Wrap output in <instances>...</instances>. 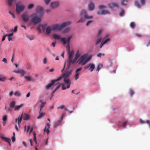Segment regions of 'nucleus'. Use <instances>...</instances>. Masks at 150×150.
<instances>
[{
	"label": "nucleus",
	"mask_w": 150,
	"mask_h": 150,
	"mask_svg": "<svg viewBox=\"0 0 150 150\" xmlns=\"http://www.w3.org/2000/svg\"><path fill=\"white\" fill-rule=\"evenodd\" d=\"M72 70L70 71H68L62 75L59 78L57 79V81H58L61 80L62 78H64V83L62 86V89L64 90L67 88H69L71 84V81L69 79V76L71 74Z\"/></svg>",
	"instance_id": "1"
},
{
	"label": "nucleus",
	"mask_w": 150,
	"mask_h": 150,
	"mask_svg": "<svg viewBox=\"0 0 150 150\" xmlns=\"http://www.w3.org/2000/svg\"><path fill=\"white\" fill-rule=\"evenodd\" d=\"M71 24V22L69 21L64 22L61 25L57 24L53 25L52 26H48L45 30L46 33L47 35H49L51 33L52 30H60L66 26L70 25Z\"/></svg>",
	"instance_id": "2"
},
{
	"label": "nucleus",
	"mask_w": 150,
	"mask_h": 150,
	"mask_svg": "<svg viewBox=\"0 0 150 150\" xmlns=\"http://www.w3.org/2000/svg\"><path fill=\"white\" fill-rule=\"evenodd\" d=\"M72 37V36L71 35L67 38H62L61 39L62 42L63 44L65 45L66 44H67L68 45L67 46H66V47L67 49L68 53L69 55V59H72L74 54V51L73 50H71V51H70L69 45L70 40Z\"/></svg>",
	"instance_id": "3"
},
{
	"label": "nucleus",
	"mask_w": 150,
	"mask_h": 150,
	"mask_svg": "<svg viewBox=\"0 0 150 150\" xmlns=\"http://www.w3.org/2000/svg\"><path fill=\"white\" fill-rule=\"evenodd\" d=\"M92 57V55H91L88 56L87 54H83L79 59V64L82 65H84L90 60Z\"/></svg>",
	"instance_id": "4"
},
{
	"label": "nucleus",
	"mask_w": 150,
	"mask_h": 150,
	"mask_svg": "<svg viewBox=\"0 0 150 150\" xmlns=\"http://www.w3.org/2000/svg\"><path fill=\"white\" fill-rule=\"evenodd\" d=\"M81 18L80 20L77 22L78 23L80 22L83 23L85 21V19H90L93 18V16H88L86 13V11L84 10L81 11L80 14Z\"/></svg>",
	"instance_id": "5"
},
{
	"label": "nucleus",
	"mask_w": 150,
	"mask_h": 150,
	"mask_svg": "<svg viewBox=\"0 0 150 150\" xmlns=\"http://www.w3.org/2000/svg\"><path fill=\"white\" fill-rule=\"evenodd\" d=\"M37 13H33L31 16L32 17L30 20V22L34 24H36L41 21V17L37 16Z\"/></svg>",
	"instance_id": "6"
},
{
	"label": "nucleus",
	"mask_w": 150,
	"mask_h": 150,
	"mask_svg": "<svg viewBox=\"0 0 150 150\" xmlns=\"http://www.w3.org/2000/svg\"><path fill=\"white\" fill-rule=\"evenodd\" d=\"M23 117L24 120H27L29 119L30 116L24 113L23 114H22L21 116H19L18 117L16 118L15 122L16 123H18V125H20Z\"/></svg>",
	"instance_id": "7"
},
{
	"label": "nucleus",
	"mask_w": 150,
	"mask_h": 150,
	"mask_svg": "<svg viewBox=\"0 0 150 150\" xmlns=\"http://www.w3.org/2000/svg\"><path fill=\"white\" fill-rule=\"evenodd\" d=\"M16 12L18 13L22 12L24 10L25 6L23 4L18 5L17 3L16 4Z\"/></svg>",
	"instance_id": "8"
},
{
	"label": "nucleus",
	"mask_w": 150,
	"mask_h": 150,
	"mask_svg": "<svg viewBox=\"0 0 150 150\" xmlns=\"http://www.w3.org/2000/svg\"><path fill=\"white\" fill-rule=\"evenodd\" d=\"M21 17L23 21L25 22L28 21L29 19V16L28 14V12L26 11L23 13L21 16Z\"/></svg>",
	"instance_id": "9"
},
{
	"label": "nucleus",
	"mask_w": 150,
	"mask_h": 150,
	"mask_svg": "<svg viewBox=\"0 0 150 150\" xmlns=\"http://www.w3.org/2000/svg\"><path fill=\"white\" fill-rule=\"evenodd\" d=\"M57 79L55 80H52L51 81V82L50 83H49L46 86V89H48L52 87V86H54L55 85H56L58 83V82L57 83H56L57 82Z\"/></svg>",
	"instance_id": "10"
},
{
	"label": "nucleus",
	"mask_w": 150,
	"mask_h": 150,
	"mask_svg": "<svg viewBox=\"0 0 150 150\" xmlns=\"http://www.w3.org/2000/svg\"><path fill=\"white\" fill-rule=\"evenodd\" d=\"M46 26V25H39L37 27V30L40 33L41 32V30H42L43 31H44L45 30V28Z\"/></svg>",
	"instance_id": "11"
},
{
	"label": "nucleus",
	"mask_w": 150,
	"mask_h": 150,
	"mask_svg": "<svg viewBox=\"0 0 150 150\" xmlns=\"http://www.w3.org/2000/svg\"><path fill=\"white\" fill-rule=\"evenodd\" d=\"M109 36V35L107 34L106 35L105 37L103 38V40L102 41V42L101 43L100 45V48H101L102 46L104 45L105 44L107 43L108 42L110 41V39L109 38H108L106 40H105V38H106L107 37H108Z\"/></svg>",
	"instance_id": "12"
},
{
	"label": "nucleus",
	"mask_w": 150,
	"mask_h": 150,
	"mask_svg": "<svg viewBox=\"0 0 150 150\" xmlns=\"http://www.w3.org/2000/svg\"><path fill=\"white\" fill-rule=\"evenodd\" d=\"M36 11L37 13L40 14L42 15L43 14V9L42 7L40 6H38L36 8Z\"/></svg>",
	"instance_id": "13"
},
{
	"label": "nucleus",
	"mask_w": 150,
	"mask_h": 150,
	"mask_svg": "<svg viewBox=\"0 0 150 150\" xmlns=\"http://www.w3.org/2000/svg\"><path fill=\"white\" fill-rule=\"evenodd\" d=\"M82 69V68L81 67L77 69L76 71L75 74V79L76 80L78 79L79 77V75L80 74V73H79V71H81Z\"/></svg>",
	"instance_id": "14"
},
{
	"label": "nucleus",
	"mask_w": 150,
	"mask_h": 150,
	"mask_svg": "<svg viewBox=\"0 0 150 150\" xmlns=\"http://www.w3.org/2000/svg\"><path fill=\"white\" fill-rule=\"evenodd\" d=\"M59 3L57 2H52L50 4V6L52 8H55L58 7L59 6Z\"/></svg>",
	"instance_id": "15"
},
{
	"label": "nucleus",
	"mask_w": 150,
	"mask_h": 150,
	"mask_svg": "<svg viewBox=\"0 0 150 150\" xmlns=\"http://www.w3.org/2000/svg\"><path fill=\"white\" fill-rule=\"evenodd\" d=\"M109 7L110 8H113L114 7H119V6L118 4L116 3H112L108 4Z\"/></svg>",
	"instance_id": "16"
},
{
	"label": "nucleus",
	"mask_w": 150,
	"mask_h": 150,
	"mask_svg": "<svg viewBox=\"0 0 150 150\" xmlns=\"http://www.w3.org/2000/svg\"><path fill=\"white\" fill-rule=\"evenodd\" d=\"M97 13L98 15H105L110 14V12L106 10H103L102 11H98Z\"/></svg>",
	"instance_id": "17"
},
{
	"label": "nucleus",
	"mask_w": 150,
	"mask_h": 150,
	"mask_svg": "<svg viewBox=\"0 0 150 150\" xmlns=\"http://www.w3.org/2000/svg\"><path fill=\"white\" fill-rule=\"evenodd\" d=\"M39 102L41 103L40 106V111H42V108L44 107L45 105L46 104V102L44 101V100H39Z\"/></svg>",
	"instance_id": "18"
},
{
	"label": "nucleus",
	"mask_w": 150,
	"mask_h": 150,
	"mask_svg": "<svg viewBox=\"0 0 150 150\" xmlns=\"http://www.w3.org/2000/svg\"><path fill=\"white\" fill-rule=\"evenodd\" d=\"M50 124L49 123H47V126H45L44 129V132H46L47 134H48L50 132L49 128H50Z\"/></svg>",
	"instance_id": "19"
},
{
	"label": "nucleus",
	"mask_w": 150,
	"mask_h": 150,
	"mask_svg": "<svg viewBox=\"0 0 150 150\" xmlns=\"http://www.w3.org/2000/svg\"><path fill=\"white\" fill-rule=\"evenodd\" d=\"M0 137L1 139L4 140L5 142L8 143L9 145H11V144L10 142H11V140L9 138L5 137L3 136H1Z\"/></svg>",
	"instance_id": "20"
},
{
	"label": "nucleus",
	"mask_w": 150,
	"mask_h": 150,
	"mask_svg": "<svg viewBox=\"0 0 150 150\" xmlns=\"http://www.w3.org/2000/svg\"><path fill=\"white\" fill-rule=\"evenodd\" d=\"M94 8V5L92 2L90 3L88 5V9L90 10H93Z\"/></svg>",
	"instance_id": "21"
},
{
	"label": "nucleus",
	"mask_w": 150,
	"mask_h": 150,
	"mask_svg": "<svg viewBox=\"0 0 150 150\" xmlns=\"http://www.w3.org/2000/svg\"><path fill=\"white\" fill-rule=\"evenodd\" d=\"M41 111H40V110L39 115L37 117L38 119H40L45 115V112H42Z\"/></svg>",
	"instance_id": "22"
},
{
	"label": "nucleus",
	"mask_w": 150,
	"mask_h": 150,
	"mask_svg": "<svg viewBox=\"0 0 150 150\" xmlns=\"http://www.w3.org/2000/svg\"><path fill=\"white\" fill-rule=\"evenodd\" d=\"M74 63H75L72 60V59H69L68 69H69V68L71 64H74Z\"/></svg>",
	"instance_id": "23"
},
{
	"label": "nucleus",
	"mask_w": 150,
	"mask_h": 150,
	"mask_svg": "<svg viewBox=\"0 0 150 150\" xmlns=\"http://www.w3.org/2000/svg\"><path fill=\"white\" fill-rule=\"evenodd\" d=\"M62 120H59L54 124V128L57 127L59 125L61 122H62Z\"/></svg>",
	"instance_id": "24"
},
{
	"label": "nucleus",
	"mask_w": 150,
	"mask_h": 150,
	"mask_svg": "<svg viewBox=\"0 0 150 150\" xmlns=\"http://www.w3.org/2000/svg\"><path fill=\"white\" fill-rule=\"evenodd\" d=\"M60 87V85H59L57 86L56 87V88H55V89L51 93V96L50 98V99H52V97L53 96L54 93L56 92V91Z\"/></svg>",
	"instance_id": "25"
},
{
	"label": "nucleus",
	"mask_w": 150,
	"mask_h": 150,
	"mask_svg": "<svg viewBox=\"0 0 150 150\" xmlns=\"http://www.w3.org/2000/svg\"><path fill=\"white\" fill-rule=\"evenodd\" d=\"M89 65H90V66L89 70H90L91 72H92L95 68V65L94 64L91 63Z\"/></svg>",
	"instance_id": "26"
},
{
	"label": "nucleus",
	"mask_w": 150,
	"mask_h": 150,
	"mask_svg": "<svg viewBox=\"0 0 150 150\" xmlns=\"http://www.w3.org/2000/svg\"><path fill=\"white\" fill-rule=\"evenodd\" d=\"M129 0H122L121 4L122 5L126 6Z\"/></svg>",
	"instance_id": "27"
},
{
	"label": "nucleus",
	"mask_w": 150,
	"mask_h": 150,
	"mask_svg": "<svg viewBox=\"0 0 150 150\" xmlns=\"http://www.w3.org/2000/svg\"><path fill=\"white\" fill-rule=\"evenodd\" d=\"M102 40V38L101 37H100L98 38L96 41V44L97 45L99 44L101 41Z\"/></svg>",
	"instance_id": "28"
},
{
	"label": "nucleus",
	"mask_w": 150,
	"mask_h": 150,
	"mask_svg": "<svg viewBox=\"0 0 150 150\" xmlns=\"http://www.w3.org/2000/svg\"><path fill=\"white\" fill-rule=\"evenodd\" d=\"M53 37L55 39L59 40L62 38H60V37L59 35H58L55 34L53 35Z\"/></svg>",
	"instance_id": "29"
},
{
	"label": "nucleus",
	"mask_w": 150,
	"mask_h": 150,
	"mask_svg": "<svg viewBox=\"0 0 150 150\" xmlns=\"http://www.w3.org/2000/svg\"><path fill=\"white\" fill-rule=\"evenodd\" d=\"M25 79H26L27 81H30L32 80V78L31 76H25Z\"/></svg>",
	"instance_id": "30"
},
{
	"label": "nucleus",
	"mask_w": 150,
	"mask_h": 150,
	"mask_svg": "<svg viewBox=\"0 0 150 150\" xmlns=\"http://www.w3.org/2000/svg\"><path fill=\"white\" fill-rule=\"evenodd\" d=\"M19 74H20L21 76L23 77L26 74V71L23 70H21Z\"/></svg>",
	"instance_id": "31"
},
{
	"label": "nucleus",
	"mask_w": 150,
	"mask_h": 150,
	"mask_svg": "<svg viewBox=\"0 0 150 150\" xmlns=\"http://www.w3.org/2000/svg\"><path fill=\"white\" fill-rule=\"evenodd\" d=\"M14 95L16 96L19 97L21 94L19 91H17L14 93Z\"/></svg>",
	"instance_id": "32"
},
{
	"label": "nucleus",
	"mask_w": 150,
	"mask_h": 150,
	"mask_svg": "<svg viewBox=\"0 0 150 150\" xmlns=\"http://www.w3.org/2000/svg\"><path fill=\"white\" fill-rule=\"evenodd\" d=\"M33 135L34 136L33 137V140L34 142H35L36 144H37V141L36 140V134L34 132H33Z\"/></svg>",
	"instance_id": "33"
},
{
	"label": "nucleus",
	"mask_w": 150,
	"mask_h": 150,
	"mask_svg": "<svg viewBox=\"0 0 150 150\" xmlns=\"http://www.w3.org/2000/svg\"><path fill=\"white\" fill-rule=\"evenodd\" d=\"M15 105V102L14 101H13L11 102L10 104V106L11 108H13Z\"/></svg>",
	"instance_id": "34"
},
{
	"label": "nucleus",
	"mask_w": 150,
	"mask_h": 150,
	"mask_svg": "<svg viewBox=\"0 0 150 150\" xmlns=\"http://www.w3.org/2000/svg\"><path fill=\"white\" fill-rule=\"evenodd\" d=\"M34 6V5L33 4H30L28 6V9H32Z\"/></svg>",
	"instance_id": "35"
},
{
	"label": "nucleus",
	"mask_w": 150,
	"mask_h": 150,
	"mask_svg": "<svg viewBox=\"0 0 150 150\" xmlns=\"http://www.w3.org/2000/svg\"><path fill=\"white\" fill-rule=\"evenodd\" d=\"M135 5L137 6V7L138 8H140L141 7V5H140V4H139V2L137 1H135L134 2Z\"/></svg>",
	"instance_id": "36"
},
{
	"label": "nucleus",
	"mask_w": 150,
	"mask_h": 150,
	"mask_svg": "<svg viewBox=\"0 0 150 150\" xmlns=\"http://www.w3.org/2000/svg\"><path fill=\"white\" fill-rule=\"evenodd\" d=\"M102 64H98L97 66V70L99 71L100 69L103 67Z\"/></svg>",
	"instance_id": "37"
},
{
	"label": "nucleus",
	"mask_w": 150,
	"mask_h": 150,
	"mask_svg": "<svg viewBox=\"0 0 150 150\" xmlns=\"http://www.w3.org/2000/svg\"><path fill=\"white\" fill-rule=\"evenodd\" d=\"M23 106V104H21L20 105H16L15 106V110H17Z\"/></svg>",
	"instance_id": "38"
},
{
	"label": "nucleus",
	"mask_w": 150,
	"mask_h": 150,
	"mask_svg": "<svg viewBox=\"0 0 150 150\" xmlns=\"http://www.w3.org/2000/svg\"><path fill=\"white\" fill-rule=\"evenodd\" d=\"M14 0H8V3L9 6H11L12 5L13 2Z\"/></svg>",
	"instance_id": "39"
},
{
	"label": "nucleus",
	"mask_w": 150,
	"mask_h": 150,
	"mask_svg": "<svg viewBox=\"0 0 150 150\" xmlns=\"http://www.w3.org/2000/svg\"><path fill=\"white\" fill-rule=\"evenodd\" d=\"M130 27L132 28H134L135 27V25L133 22H131L130 23Z\"/></svg>",
	"instance_id": "40"
},
{
	"label": "nucleus",
	"mask_w": 150,
	"mask_h": 150,
	"mask_svg": "<svg viewBox=\"0 0 150 150\" xmlns=\"http://www.w3.org/2000/svg\"><path fill=\"white\" fill-rule=\"evenodd\" d=\"M6 78L5 77L0 75V81H3L6 80Z\"/></svg>",
	"instance_id": "41"
},
{
	"label": "nucleus",
	"mask_w": 150,
	"mask_h": 150,
	"mask_svg": "<svg viewBox=\"0 0 150 150\" xmlns=\"http://www.w3.org/2000/svg\"><path fill=\"white\" fill-rule=\"evenodd\" d=\"M18 29V26L16 25L15 26L14 29L13 30L11 29L10 30V31L11 32H16L17 31Z\"/></svg>",
	"instance_id": "42"
},
{
	"label": "nucleus",
	"mask_w": 150,
	"mask_h": 150,
	"mask_svg": "<svg viewBox=\"0 0 150 150\" xmlns=\"http://www.w3.org/2000/svg\"><path fill=\"white\" fill-rule=\"evenodd\" d=\"M129 92L131 96H132L134 94V92L133 90L132 89H130L129 90Z\"/></svg>",
	"instance_id": "43"
},
{
	"label": "nucleus",
	"mask_w": 150,
	"mask_h": 150,
	"mask_svg": "<svg viewBox=\"0 0 150 150\" xmlns=\"http://www.w3.org/2000/svg\"><path fill=\"white\" fill-rule=\"evenodd\" d=\"M98 8L99 9L102 10L105 8H106V6L103 5H101L99 6Z\"/></svg>",
	"instance_id": "44"
},
{
	"label": "nucleus",
	"mask_w": 150,
	"mask_h": 150,
	"mask_svg": "<svg viewBox=\"0 0 150 150\" xmlns=\"http://www.w3.org/2000/svg\"><path fill=\"white\" fill-rule=\"evenodd\" d=\"M124 13L125 11L123 9H122L121 11L119 13V15L121 16H122L124 15Z\"/></svg>",
	"instance_id": "45"
},
{
	"label": "nucleus",
	"mask_w": 150,
	"mask_h": 150,
	"mask_svg": "<svg viewBox=\"0 0 150 150\" xmlns=\"http://www.w3.org/2000/svg\"><path fill=\"white\" fill-rule=\"evenodd\" d=\"M102 29H100L98 30V33L97 34V36L98 37L100 36L101 35V33H102Z\"/></svg>",
	"instance_id": "46"
},
{
	"label": "nucleus",
	"mask_w": 150,
	"mask_h": 150,
	"mask_svg": "<svg viewBox=\"0 0 150 150\" xmlns=\"http://www.w3.org/2000/svg\"><path fill=\"white\" fill-rule=\"evenodd\" d=\"M46 4L48 5L50 1V0H43Z\"/></svg>",
	"instance_id": "47"
},
{
	"label": "nucleus",
	"mask_w": 150,
	"mask_h": 150,
	"mask_svg": "<svg viewBox=\"0 0 150 150\" xmlns=\"http://www.w3.org/2000/svg\"><path fill=\"white\" fill-rule=\"evenodd\" d=\"M47 62V59L46 57H45L43 60V64H45Z\"/></svg>",
	"instance_id": "48"
},
{
	"label": "nucleus",
	"mask_w": 150,
	"mask_h": 150,
	"mask_svg": "<svg viewBox=\"0 0 150 150\" xmlns=\"http://www.w3.org/2000/svg\"><path fill=\"white\" fill-rule=\"evenodd\" d=\"M93 22V20H90L88 21L86 24V25L88 26L90 24V23H91Z\"/></svg>",
	"instance_id": "49"
},
{
	"label": "nucleus",
	"mask_w": 150,
	"mask_h": 150,
	"mask_svg": "<svg viewBox=\"0 0 150 150\" xmlns=\"http://www.w3.org/2000/svg\"><path fill=\"white\" fill-rule=\"evenodd\" d=\"M127 122L128 121H125L122 124V126L123 127H125L126 125V124Z\"/></svg>",
	"instance_id": "50"
},
{
	"label": "nucleus",
	"mask_w": 150,
	"mask_h": 150,
	"mask_svg": "<svg viewBox=\"0 0 150 150\" xmlns=\"http://www.w3.org/2000/svg\"><path fill=\"white\" fill-rule=\"evenodd\" d=\"M7 118V116L6 115H5L2 118V119L4 121H5L6 120Z\"/></svg>",
	"instance_id": "51"
},
{
	"label": "nucleus",
	"mask_w": 150,
	"mask_h": 150,
	"mask_svg": "<svg viewBox=\"0 0 150 150\" xmlns=\"http://www.w3.org/2000/svg\"><path fill=\"white\" fill-rule=\"evenodd\" d=\"M80 54L79 53V51L78 50L76 54L75 57L77 58H78L80 56Z\"/></svg>",
	"instance_id": "52"
},
{
	"label": "nucleus",
	"mask_w": 150,
	"mask_h": 150,
	"mask_svg": "<svg viewBox=\"0 0 150 150\" xmlns=\"http://www.w3.org/2000/svg\"><path fill=\"white\" fill-rule=\"evenodd\" d=\"M142 5H144L145 3V0H140Z\"/></svg>",
	"instance_id": "53"
},
{
	"label": "nucleus",
	"mask_w": 150,
	"mask_h": 150,
	"mask_svg": "<svg viewBox=\"0 0 150 150\" xmlns=\"http://www.w3.org/2000/svg\"><path fill=\"white\" fill-rule=\"evenodd\" d=\"M27 38L31 40H33L34 39V37L33 36H28Z\"/></svg>",
	"instance_id": "54"
},
{
	"label": "nucleus",
	"mask_w": 150,
	"mask_h": 150,
	"mask_svg": "<svg viewBox=\"0 0 150 150\" xmlns=\"http://www.w3.org/2000/svg\"><path fill=\"white\" fill-rule=\"evenodd\" d=\"M9 13L12 16L13 18H15V16L14 15V13H12L11 12L9 11Z\"/></svg>",
	"instance_id": "55"
},
{
	"label": "nucleus",
	"mask_w": 150,
	"mask_h": 150,
	"mask_svg": "<svg viewBox=\"0 0 150 150\" xmlns=\"http://www.w3.org/2000/svg\"><path fill=\"white\" fill-rule=\"evenodd\" d=\"M64 107H65V106H64V105H62L61 106L58 107L57 108H58V109L60 108V109H63V108H64Z\"/></svg>",
	"instance_id": "56"
},
{
	"label": "nucleus",
	"mask_w": 150,
	"mask_h": 150,
	"mask_svg": "<svg viewBox=\"0 0 150 150\" xmlns=\"http://www.w3.org/2000/svg\"><path fill=\"white\" fill-rule=\"evenodd\" d=\"M66 65V62H65L64 63V67L63 69L61 70V72L62 73L65 68V66Z\"/></svg>",
	"instance_id": "57"
},
{
	"label": "nucleus",
	"mask_w": 150,
	"mask_h": 150,
	"mask_svg": "<svg viewBox=\"0 0 150 150\" xmlns=\"http://www.w3.org/2000/svg\"><path fill=\"white\" fill-rule=\"evenodd\" d=\"M145 122L148 124L150 127V121L149 120H147L145 121Z\"/></svg>",
	"instance_id": "58"
},
{
	"label": "nucleus",
	"mask_w": 150,
	"mask_h": 150,
	"mask_svg": "<svg viewBox=\"0 0 150 150\" xmlns=\"http://www.w3.org/2000/svg\"><path fill=\"white\" fill-rule=\"evenodd\" d=\"M70 28H66L64 30V32H67L69 30Z\"/></svg>",
	"instance_id": "59"
},
{
	"label": "nucleus",
	"mask_w": 150,
	"mask_h": 150,
	"mask_svg": "<svg viewBox=\"0 0 150 150\" xmlns=\"http://www.w3.org/2000/svg\"><path fill=\"white\" fill-rule=\"evenodd\" d=\"M56 43L55 42H52L51 44V46H53V47H54L55 46Z\"/></svg>",
	"instance_id": "60"
},
{
	"label": "nucleus",
	"mask_w": 150,
	"mask_h": 150,
	"mask_svg": "<svg viewBox=\"0 0 150 150\" xmlns=\"http://www.w3.org/2000/svg\"><path fill=\"white\" fill-rule=\"evenodd\" d=\"M7 36V35H4L3 36V37L2 38V41H3L5 39L6 37Z\"/></svg>",
	"instance_id": "61"
},
{
	"label": "nucleus",
	"mask_w": 150,
	"mask_h": 150,
	"mask_svg": "<svg viewBox=\"0 0 150 150\" xmlns=\"http://www.w3.org/2000/svg\"><path fill=\"white\" fill-rule=\"evenodd\" d=\"M6 35H7V36H11L13 35V33H12L11 34H6Z\"/></svg>",
	"instance_id": "62"
},
{
	"label": "nucleus",
	"mask_w": 150,
	"mask_h": 150,
	"mask_svg": "<svg viewBox=\"0 0 150 150\" xmlns=\"http://www.w3.org/2000/svg\"><path fill=\"white\" fill-rule=\"evenodd\" d=\"M140 123L141 124H144L146 123L144 121L140 119L139 120Z\"/></svg>",
	"instance_id": "63"
},
{
	"label": "nucleus",
	"mask_w": 150,
	"mask_h": 150,
	"mask_svg": "<svg viewBox=\"0 0 150 150\" xmlns=\"http://www.w3.org/2000/svg\"><path fill=\"white\" fill-rule=\"evenodd\" d=\"M13 91H11L10 92L9 94V96L10 97L11 96L13 95Z\"/></svg>",
	"instance_id": "64"
}]
</instances>
